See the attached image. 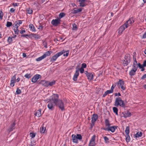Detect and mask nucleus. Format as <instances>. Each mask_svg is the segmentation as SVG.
<instances>
[{"instance_id":"f257e3e1","label":"nucleus","mask_w":146,"mask_h":146,"mask_svg":"<svg viewBox=\"0 0 146 146\" xmlns=\"http://www.w3.org/2000/svg\"><path fill=\"white\" fill-rule=\"evenodd\" d=\"M52 100L55 106L58 107L62 111L64 110V106L62 101L59 99V96L54 94L52 95Z\"/></svg>"},{"instance_id":"f03ea898","label":"nucleus","mask_w":146,"mask_h":146,"mask_svg":"<svg viewBox=\"0 0 146 146\" xmlns=\"http://www.w3.org/2000/svg\"><path fill=\"white\" fill-rule=\"evenodd\" d=\"M105 122L106 127H102V129L106 131H110L112 133L114 132L115 129L117 128V126H110L111 124L108 119H106Z\"/></svg>"},{"instance_id":"7ed1b4c3","label":"nucleus","mask_w":146,"mask_h":146,"mask_svg":"<svg viewBox=\"0 0 146 146\" xmlns=\"http://www.w3.org/2000/svg\"><path fill=\"white\" fill-rule=\"evenodd\" d=\"M114 106L116 107L119 106L121 107L124 108L125 107V104L124 103L123 101L121 100V98L120 97L116 98L115 101Z\"/></svg>"},{"instance_id":"20e7f679","label":"nucleus","mask_w":146,"mask_h":146,"mask_svg":"<svg viewBox=\"0 0 146 146\" xmlns=\"http://www.w3.org/2000/svg\"><path fill=\"white\" fill-rule=\"evenodd\" d=\"M65 52V50H64L56 53V54L54 55L50 59V61L51 62H53L56 61L58 57L62 55Z\"/></svg>"},{"instance_id":"39448f33","label":"nucleus","mask_w":146,"mask_h":146,"mask_svg":"<svg viewBox=\"0 0 146 146\" xmlns=\"http://www.w3.org/2000/svg\"><path fill=\"white\" fill-rule=\"evenodd\" d=\"M52 95L51 96V98L49 99V101L48 102L47 106L48 108L51 110H54L55 105L53 103V101L52 100Z\"/></svg>"},{"instance_id":"423d86ee","label":"nucleus","mask_w":146,"mask_h":146,"mask_svg":"<svg viewBox=\"0 0 146 146\" xmlns=\"http://www.w3.org/2000/svg\"><path fill=\"white\" fill-rule=\"evenodd\" d=\"M130 57L129 54H127L125 56L124 60L123 61V64L125 65H127L130 62Z\"/></svg>"},{"instance_id":"0eeeda50","label":"nucleus","mask_w":146,"mask_h":146,"mask_svg":"<svg viewBox=\"0 0 146 146\" xmlns=\"http://www.w3.org/2000/svg\"><path fill=\"white\" fill-rule=\"evenodd\" d=\"M134 22V21L133 20V19L132 18H131L127 20L124 25L125 26L126 28H127L129 26H130L132 23H133Z\"/></svg>"},{"instance_id":"6e6552de","label":"nucleus","mask_w":146,"mask_h":146,"mask_svg":"<svg viewBox=\"0 0 146 146\" xmlns=\"http://www.w3.org/2000/svg\"><path fill=\"white\" fill-rule=\"evenodd\" d=\"M61 20L60 19L58 18L55 19H53L51 22V24L54 26H56L58 24H60Z\"/></svg>"},{"instance_id":"1a4fd4ad","label":"nucleus","mask_w":146,"mask_h":146,"mask_svg":"<svg viewBox=\"0 0 146 146\" xmlns=\"http://www.w3.org/2000/svg\"><path fill=\"white\" fill-rule=\"evenodd\" d=\"M96 135H94L92 137L89 144V146H94L95 145V140Z\"/></svg>"},{"instance_id":"9d476101","label":"nucleus","mask_w":146,"mask_h":146,"mask_svg":"<svg viewBox=\"0 0 146 146\" xmlns=\"http://www.w3.org/2000/svg\"><path fill=\"white\" fill-rule=\"evenodd\" d=\"M41 78V76L38 74L35 75L32 78L31 81L33 83H35L37 82L38 79Z\"/></svg>"},{"instance_id":"9b49d317","label":"nucleus","mask_w":146,"mask_h":146,"mask_svg":"<svg viewBox=\"0 0 146 146\" xmlns=\"http://www.w3.org/2000/svg\"><path fill=\"white\" fill-rule=\"evenodd\" d=\"M118 85H120L121 88L123 90L125 89V87L123 85L124 84V82L122 80H119V81L117 82Z\"/></svg>"},{"instance_id":"f8f14e48","label":"nucleus","mask_w":146,"mask_h":146,"mask_svg":"<svg viewBox=\"0 0 146 146\" xmlns=\"http://www.w3.org/2000/svg\"><path fill=\"white\" fill-rule=\"evenodd\" d=\"M22 23V20H18L16 21L13 24V26L16 28H18L20 26V25Z\"/></svg>"},{"instance_id":"ddd939ff","label":"nucleus","mask_w":146,"mask_h":146,"mask_svg":"<svg viewBox=\"0 0 146 146\" xmlns=\"http://www.w3.org/2000/svg\"><path fill=\"white\" fill-rule=\"evenodd\" d=\"M125 26L124 25H123L120 27L118 29V34L119 35H120L123 32L125 28Z\"/></svg>"},{"instance_id":"4468645a","label":"nucleus","mask_w":146,"mask_h":146,"mask_svg":"<svg viewBox=\"0 0 146 146\" xmlns=\"http://www.w3.org/2000/svg\"><path fill=\"white\" fill-rule=\"evenodd\" d=\"M133 60L134 62L132 68H133V69H135V70H137L138 67V64H137V62L136 60V57H135L134 56H133Z\"/></svg>"},{"instance_id":"2eb2a0df","label":"nucleus","mask_w":146,"mask_h":146,"mask_svg":"<svg viewBox=\"0 0 146 146\" xmlns=\"http://www.w3.org/2000/svg\"><path fill=\"white\" fill-rule=\"evenodd\" d=\"M79 75V70H76L75 73L74 74L73 80L74 81H76L77 80V79L78 76Z\"/></svg>"},{"instance_id":"dca6fc26","label":"nucleus","mask_w":146,"mask_h":146,"mask_svg":"<svg viewBox=\"0 0 146 146\" xmlns=\"http://www.w3.org/2000/svg\"><path fill=\"white\" fill-rule=\"evenodd\" d=\"M98 119V116L97 115L94 114L92 115V122L93 124H94L96 121Z\"/></svg>"},{"instance_id":"f3484780","label":"nucleus","mask_w":146,"mask_h":146,"mask_svg":"<svg viewBox=\"0 0 146 146\" xmlns=\"http://www.w3.org/2000/svg\"><path fill=\"white\" fill-rule=\"evenodd\" d=\"M39 83L46 87L48 86V81H47L41 80Z\"/></svg>"},{"instance_id":"a211bd4d","label":"nucleus","mask_w":146,"mask_h":146,"mask_svg":"<svg viewBox=\"0 0 146 146\" xmlns=\"http://www.w3.org/2000/svg\"><path fill=\"white\" fill-rule=\"evenodd\" d=\"M72 140L73 143H78V139L76 137V135L74 134L72 135Z\"/></svg>"},{"instance_id":"6ab92c4d","label":"nucleus","mask_w":146,"mask_h":146,"mask_svg":"<svg viewBox=\"0 0 146 146\" xmlns=\"http://www.w3.org/2000/svg\"><path fill=\"white\" fill-rule=\"evenodd\" d=\"M86 0H78V2L79 3L80 6L82 7H84L86 5V4L84 2Z\"/></svg>"},{"instance_id":"aec40b11","label":"nucleus","mask_w":146,"mask_h":146,"mask_svg":"<svg viewBox=\"0 0 146 146\" xmlns=\"http://www.w3.org/2000/svg\"><path fill=\"white\" fill-rule=\"evenodd\" d=\"M86 76L89 80H92L93 79V75L92 73L89 72V74Z\"/></svg>"},{"instance_id":"412c9836","label":"nucleus","mask_w":146,"mask_h":146,"mask_svg":"<svg viewBox=\"0 0 146 146\" xmlns=\"http://www.w3.org/2000/svg\"><path fill=\"white\" fill-rule=\"evenodd\" d=\"M76 8H74V9L72 11V13L73 14H76L82 11V8H80L79 9H76Z\"/></svg>"},{"instance_id":"4be33fe9","label":"nucleus","mask_w":146,"mask_h":146,"mask_svg":"<svg viewBox=\"0 0 146 146\" xmlns=\"http://www.w3.org/2000/svg\"><path fill=\"white\" fill-rule=\"evenodd\" d=\"M137 70H135V69H133V68H132V69L131 70V71L129 72V75L131 76H133L135 74V72Z\"/></svg>"},{"instance_id":"5701e85b","label":"nucleus","mask_w":146,"mask_h":146,"mask_svg":"<svg viewBox=\"0 0 146 146\" xmlns=\"http://www.w3.org/2000/svg\"><path fill=\"white\" fill-rule=\"evenodd\" d=\"M41 109H39L38 110L36 111V113L35 115L37 116L38 117H39L41 116Z\"/></svg>"},{"instance_id":"b1692460","label":"nucleus","mask_w":146,"mask_h":146,"mask_svg":"<svg viewBox=\"0 0 146 146\" xmlns=\"http://www.w3.org/2000/svg\"><path fill=\"white\" fill-rule=\"evenodd\" d=\"M124 117H129L131 115V113L129 111L125 112L124 114Z\"/></svg>"},{"instance_id":"393cba45","label":"nucleus","mask_w":146,"mask_h":146,"mask_svg":"<svg viewBox=\"0 0 146 146\" xmlns=\"http://www.w3.org/2000/svg\"><path fill=\"white\" fill-rule=\"evenodd\" d=\"M29 27L31 29V30L33 31V32H35L36 31V29L35 28L33 25L32 24H31L29 25Z\"/></svg>"},{"instance_id":"a878e982","label":"nucleus","mask_w":146,"mask_h":146,"mask_svg":"<svg viewBox=\"0 0 146 146\" xmlns=\"http://www.w3.org/2000/svg\"><path fill=\"white\" fill-rule=\"evenodd\" d=\"M51 51H47L43 55L44 58H45L46 56H49L50 54V53H51Z\"/></svg>"},{"instance_id":"bb28decb","label":"nucleus","mask_w":146,"mask_h":146,"mask_svg":"<svg viewBox=\"0 0 146 146\" xmlns=\"http://www.w3.org/2000/svg\"><path fill=\"white\" fill-rule=\"evenodd\" d=\"M15 125V123H13L11 125L9 129V132L12 131L14 129Z\"/></svg>"},{"instance_id":"cd10ccee","label":"nucleus","mask_w":146,"mask_h":146,"mask_svg":"<svg viewBox=\"0 0 146 146\" xmlns=\"http://www.w3.org/2000/svg\"><path fill=\"white\" fill-rule=\"evenodd\" d=\"M142 133L141 132H138L135 135V137H141L142 135Z\"/></svg>"},{"instance_id":"c85d7f7f","label":"nucleus","mask_w":146,"mask_h":146,"mask_svg":"<svg viewBox=\"0 0 146 146\" xmlns=\"http://www.w3.org/2000/svg\"><path fill=\"white\" fill-rule=\"evenodd\" d=\"M32 36L35 38L38 39L40 38V36L36 34H31Z\"/></svg>"},{"instance_id":"c756f323","label":"nucleus","mask_w":146,"mask_h":146,"mask_svg":"<svg viewBox=\"0 0 146 146\" xmlns=\"http://www.w3.org/2000/svg\"><path fill=\"white\" fill-rule=\"evenodd\" d=\"M113 111L117 115H118V110L117 107H113Z\"/></svg>"},{"instance_id":"7c9ffc66","label":"nucleus","mask_w":146,"mask_h":146,"mask_svg":"<svg viewBox=\"0 0 146 146\" xmlns=\"http://www.w3.org/2000/svg\"><path fill=\"white\" fill-rule=\"evenodd\" d=\"M27 11L28 13L30 14H32L33 12L32 9L29 7L27 9Z\"/></svg>"},{"instance_id":"2f4dec72","label":"nucleus","mask_w":146,"mask_h":146,"mask_svg":"<svg viewBox=\"0 0 146 146\" xmlns=\"http://www.w3.org/2000/svg\"><path fill=\"white\" fill-rule=\"evenodd\" d=\"M125 132L126 135L129 134V126H127L126 127Z\"/></svg>"},{"instance_id":"473e14b6","label":"nucleus","mask_w":146,"mask_h":146,"mask_svg":"<svg viewBox=\"0 0 146 146\" xmlns=\"http://www.w3.org/2000/svg\"><path fill=\"white\" fill-rule=\"evenodd\" d=\"M45 130L46 128L45 127H42L40 128V131L41 133H44Z\"/></svg>"},{"instance_id":"72a5a7b5","label":"nucleus","mask_w":146,"mask_h":146,"mask_svg":"<svg viewBox=\"0 0 146 146\" xmlns=\"http://www.w3.org/2000/svg\"><path fill=\"white\" fill-rule=\"evenodd\" d=\"M76 137L78 139L81 140L82 139V137L81 135L80 134H77L76 135Z\"/></svg>"},{"instance_id":"f704fd0d","label":"nucleus","mask_w":146,"mask_h":146,"mask_svg":"<svg viewBox=\"0 0 146 146\" xmlns=\"http://www.w3.org/2000/svg\"><path fill=\"white\" fill-rule=\"evenodd\" d=\"M44 58L43 56L42 55V56L37 58L36 59V60L37 61H39L42 59H44Z\"/></svg>"},{"instance_id":"c9c22d12","label":"nucleus","mask_w":146,"mask_h":146,"mask_svg":"<svg viewBox=\"0 0 146 146\" xmlns=\"http://www.w3.org/2000/svg\"><path fill=\"white\" fill-rule=\"evenodd\" d=\"M72 26H73V28H72L73 30H76L77 29V26L76 25L75 23H73Z\"/></svg>"},{"instance_id":"e433bc0d","label":"nucleus","mask_w":146,"mask_h":146,"mask_svg":"<svg viewBox=\"0 0 146 146\" xmlns=\"http://www.w3.org/2000/svg\"><path fill=\"white\" fill-rule=\"evenodd\" d=\"M104 138L106 143H108L109 142V139L107 137H104Z\"/></svg>"},{"instance_id":"4c0bfd02","label":"nucleus","mask_w":146,"mask_h":146,"mask_svg":"<svg viewBox=\"0 0 146 146\" xmlns=\"http://www.w3.org/2000/svg\"><path fill=\"white\" fill-rule=\"evenodd\" d=\"M65 14L64 13H60L59 15V19H60L62 18L63 17H64L65 16Z\"/></svg>"},{"instance_id":"58836bf2","label":"nucleus","mask_w":146,"mask_h":146,"mask_svg":"<svg viewBox=\"0 0 146 146\" xmlns=\"http://www.w3.org/2000/svg\"><path fill=\"white\" fill-rule=\"evenodd\" d=\"M55 83V81H52L51 82H49L48 81V86H52Z\"/></svg>"},{"instance_id":"ea45409f","label":"nucleus","mask_w":146,"mask_h":146,"mask_svg":"<svg viewBox=\"0 0 146 146\" xmlns=\"http://www.w3.org/2000/svg\"><path fill=\"white\" fill-rule=\"evenodd\" d=\"M126 135V141L127 142H129L130 140V137L129 135V134L127 135Z\"/></svg>"},{"instance_id":"a19ab883","label":"nucleus","mask_w":146,"mask_h":146,"mask_svg":"<svg viewBox=\"0 0 146 146\" xmlns=\"http://www.w3.org/2000/svg\"><path fill=\"white\" fill-rule=\"evenodd\" d=\"M12 25V23L10 22L7 21V23L6 26L7 27H9L11 26Z\"/></svg>"},{"instance_id":"79ce46f5","label":"nucleus","mask_w":146,"mask_h":146,"mask_svg":"<svg viewBox=\"0 0 146 146\" xmlns=\"http://www.w3.org/2000/svg\"><path fill=\"white\" fill-rule=\"evenodd\" d=\"M24 76L26 78L29 79L31 78V75L30 74H27L25 75Z\"/></svg>"},{"instance_id":"37998d69","label":"nucleus","mask_w":146,"mask_h":146,"mask_svg":"<svg viewBox=\"0 0 146 146\" xmlns=\"http://www.w3.org/2000/svg\"><path fill=\"white\" fill-rule=\"evenodd\" d=\"M13 30L15 34L18 35L19 34V31L18 29V28L14 29Z\"/></svg>"},{"instance_id":"c03bdc74","label":"nucleus","mask_w":146,"mask_h":146,"mask_svg":"<svg viewBox=\"0 0 146 146\" xmlns=\"http://www.w3.org/2000/svg\"><path fill=\"white\" fill-rule=\"evenodd\" d=\"M16 76H14L11 78V82H15V81L16 80Z\"/></svg>"},{"instance_id":"a18cd8bd","label":"nucleus","mask_w":146,"mask_h":146,"mask_svg":"<svg viewBox=\"0 0 146 146\" xmlns=\"http://www.w3.org/2000/svg\"><path fill=\"white\" fill-rule=\"evenodd\" d=\"M12 38V37H9L8 38V41L10 43H11L13 41Z\"/></svg>"},{"instance_id":"49530a36","label":"nucleus","mask_w":146,"mask_h":146,"mask_svg":"<svg viewBox=\"0 0 146 146\" xmlns=\"http://www.w3.org/2000/svg\"><path fill=\"white\" fill-rule=\"evenodd\" d=\"M17 94H19L21 93V91L19 88H17L16 92Z\"/></svg>"},{"instance_id":"de8ad7c7","label":"nucleus","mask_w":146,"mask_h":146,"mask_svg":"<svg viewBox=\"0 0 146 146\" xmlns=\"http://www.w3.org/2000/svg\"><path fill=\"white\" fill-rule=\"evenodd\" d=\"M87 65L86 63H83L82 64V67L81 68H85L86 67Z\"/></svg>"},{"instance_id":"09e8293b","label":"nucleus","mask_w":146,"mask_h":146,"mask_svg":"<svg viewBox=\"0 0 146 146\" xmlns=\"http://www.w3.org/2000/svg\"><path fill=\"white\" fill-rule=\"evenodd\" d=\"M65 52H66V53L65 54H63V56H68V55L69 53V50H67L66 51H65V52L64 53H65Z\"/></svg>"},{"instance_id":"8fccbe9b","label":"nucleus","mask_w":146,"mask_h":146,"mask_svg":"<svg viewBox=\"0 0 146 146\" xmlns=\"http://www.w3.org/2000/svg\"><path fill=\"white\" fill-rule=\"evenodd\" d=\"M3 17V12L2 11H0V18L2 19Z\"/></svg>"},{"instance_id":"3c124183","label":"nucleus","mask_w":146,"mask_h":146,"mask_svg":"<svg viewBox=\"0 0 146 146\" xmlns=\"http://www.w3.org/2000/svg\"><path fill=\"white\" fill-rule=\"evenodd\" d=\"M80 73H83L84 72V70L83 68H81L80 69Z\"/></svg>"},{"instance_id":"603ef678","label":"nucleus","mask_w":146,"mask_h":146,"mask_svg":"<svg viewBox=\"0 0 146 146\" xmlns=\"http://www.w3.org/2000/svg\"><path fill=\"white\" fill-rule=\"evenodd\" d=\"M30 134L31 135V137L32 138H34L35 136V134L34 133H31Z\"/></svg>"},{"instance_id":"864d4df0","label":"nucleus","mask_w":146,"mask_h":146,"mask_svg":"<svg viewBox=\"0 0 146 146\" xmlns=\"http://www.w3.org/2000/svg\"><path fill=\"white\" fill-rule=\"evenodd\" d=\"M24 29V30L22 29L20 31V33L21 34H22L23 33H25V32H26L25 31V29Z\"/></svg>"},{"instance_id":"5fc2aeb1","label":"nucleus","mask_w":146,"mask_h":146,"mask_svg":"<svg viewBox=\"0 0 146 146\" xmlns=\"http://www.w3.org/2000/svg\"><path fill=\"white\" fill-rule=\"evenodd\" d=\"M106 92L108 93V94H109L111 93H112L113 92V91L111 90H108L106 91Z\"/></svg>"},{"instance_id":"6e6d98bb","label":"nucleus","mask_w":146,"mask_h":146,"mask_svg":"<svg viewBox=\"0 0 146 146\" xmlns=\"http://www.w3.org/2000/svg\"><path fill=\"white\" fill-rule=\"evenodd\" d=\"M138 66L140 68H143V66L141 65L140 63H139L138 64Z\"/></svg>"},{"instance_id":"4d7b16f0","label":"nucleus","mask_w":146,"mask_h":146,"mask_svg":"<svg viewBox=\"0 0 146 146\" xmlns=\"http://www.w3.org/2000/svg\"><path fill=\"white\" fill-rule=\"evenodd\" d=\"M14 82H11V83L10 84V85L11 86L13 87L14 86Z\"/></svg>"},{"instance_id":"13d9d810","label":"nucleus","mask_w":146,"mask_h":146,"mask_svg":"<svg viewBox=\"0 0 146 146\" xmlns=\"http://www.w3.org/2000/svg\"><path fill=\"white\" fill-rule=\"evenodd\" d=\"M43 27L42 25L39 26L38 29H40V30H42L43 29Z\"/></svg>"},{"instance_id":"bf43d9fd","label":"nucleus","mask_w":146,"mask_h":146,"mask_svg":"<svg viewBox=\"0 0 146 146\" xmlns=\"http://www.w3.org/2000/svg\"><path fill=\"white\" fill-rule=\"evenodd\" d=\"M146 78V74L144 75L141 78V79L142 80Z\"/></svg>"},{"instance_id":"052dcab7","label":"nucleus","mask_w":146,"mask_h":146,"mask_svg":"<svg viewBox=\"0 0 146 146\" xmlns=\"http://www.w3.org/2000/svg\"><path fill=\"white\" fill-rule=\"evenodd\" d=\"M15 9L13 8H11V9H10V11L11 12V13H13V12H14L15 11Z\"/></svg>"},{"instance_id":"680f3d73","label":"nucleus","mask_w":146,"mask_h":146,"mask_svg":"<svg viewBox=\"0 0 146 146\" xmlns=\"http://www.w3.org/2000/svg\"><path fill=\"white\" fill-rule=\"evenodd\" d=\"M115 85L114 86V85H113L111 88V90L113 91V89L114 88V87H115Z\"/></svg>"},{"instance_id":"e2e57ef3","label":"nucleus","mask_w":146,"mask_h":146,"mask_svg":"<svg viewBox=\"0 0 146 146\" xmlns=\"http://www.w3.org/2000/svg\"><path fill=\"white\" fill-rule=\"evenodd\" d=\"M21 37H26V36H29V35L28 34L26 35H21Z\"/></svg>"},{"instance_id":"0e129e2a","label":"nucleus","mask_w":146,"mask_h":146,"mask_svg":"<svg viewBox=\"0 0 146 146\" xmlns=\"http://www.w3.org/2000/svg\"><path fill=\"white\" fill-rule=\"evenodd\" d=\"M143 67H145L146 66V60L144 61L143 64Z\"/></svg>"},{"instance_id":"69168bd1","label":"nucleus","mask_w":146,"mask_h":146,"mask_svg":"<svg viewBox=\"0 0 146 146\" xmlns=\"http://www.w3.org/2000/svg\"><path fill=\"white\" fill-rule=\"evenodd\" d=\"M108 94L106 91V92H105L104 93V94L103 96V97H105Z\"/></svg>"},{"instance_id":"338daca9","label":"nucleus","mask_w":146,"mask_h":146,"mask_svg":"<svg viewBox=\"0 0 146 146\" xmlns=\"http://www.w3.org/2000/svg\"><path fill=\"white\" fill-rule=\"evenodd\" d=\"M143 38H146V31L143 34Z\"/></svg>"},{"instance_id":"774afa93","label":"nucleus","mask_w":146,"mask_h":146,"mask_svg":"<svg viewBox=\"0 0 146 146\" xmlns=\"http://www.w3.org/2000/svg\"><path fill=\"white\" fill-rule=\"evenodd\" d=\"M18 4L19 3H13V5L14 7L17 6Z\"/></svg>"}]
</instances>
